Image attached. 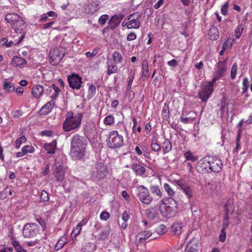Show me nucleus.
<instances>
[{
  "mask_svg": "<svg viewBox=\"0 0 252 252\" xmlns=\"http://www.w3.org/2000/svg\"><path fill=\"white\" fill-rule=\"evenodd\" d=\"M4 19L10 24L11 28L14 30L16 33L21 34L18 41L15 42L16 44H19L25 36L26 25L24 21L18 14L14 13L7 14Z\"/></svg>",
  "mask_w": 252,
  "mask_h": 252,
  "instance_id": "1",
  "label": "nucleus"
},
{
  "mask_svg": "<svg viewBox=\"0 0 252 252\" xmlns=\"http://www.w3.org/2000/svg\"><path fill=\"white\" fill-rule=\"evenodd\" d=\"M82 118L83 114L82 113H77L73 115L72 112H68L63 125V130L68 132L79 128L81 126Z\"/></svg>",
  "mask_w": 252,
  "mask_h": 252,
  "instance_id": "2",
  "label": "nucleus"
},
{
  "mask_svg": "<svg viewBox=\"0 0 252 252\" xmlns=\"http://www.w3.org/2000/svg\"><path fill=\"white\" fill-rule=\"evenodd\" d=\"M161 201L164 205L160 207V211L162 215L169 218L175 216L178 211V207L175 199L171 197H164Z\"/></svg>",
  "mask_w": 252,
  "mask_h": 252,
  "instance_id": "3",
  "label": "nucleus"
},
{
  "mask_svg": "<svg viewBox=\"0 0 252 252\" xmlns=\"http://www.w3.org/2000/svg\"><path fill=\"white\" fill-rule=\"evenodd\" d=\"M108 147L111 149L120 148L124 145V138L117 130L111 131L106 140Z\"/></svg>",
  "mask_w": 252,
  "mask_h": 252,
  "instance_id": "4",
  "label": "nucleus"
},
{
  "mask_svg": "<svg viewBox=\"0 0 252 252\" xmlns=\"http://www.w3.org/2000/svg\"><path fill=\"white\" fill-rule=\"evenodd\" d=\"M92 177L94 180H101L104 179L107 174L106 167L101 162L95 163L92 167Z\"/></svg>",
  "mask_w": 252,
  "mask_h": 252,
  "instance_id": "5",
  "label": "nucleus"
},
{
  "mask_svg": "<svg viewBox=\"0 0 252 252\" xmlns=\"http://www.w3.org/2000/svg\"><path fill=\"white\" fill-rule=\"evenodd\" d=\"M217 81L214 77L211 81L207 84L201 86L200 90L198 92L199 98L203 102H206L213 91V84Z\"/></svg>",
  "mask_w": 252,
  "mask_h": 252,
  "instance_id": "6",
  "label": "nucleus"
},
{
  "mask_svg": "<svg viewBox=\"0 0 252 252\" xmlns=\"http://www.w3.org/2000/svg\"><path fill=\"white\" fill-rule=\"evenodd\" d=\"M64 55V51L63 48H56L50 50L49 54L50 63L53 65H58Z\"/></svg>",
  "mask_w": 252,
  "mask_h": 252,
  "instance_id": "7",
  "label": "nucleus"
},
{
  "mask_svg": "<svg viewBox=\"0 0 252 252\" xmlns=\"http://www.w3.org/2000/svg\"><path fill=\"white\" fill-rule=\"evenodd\" d=\"M39 227L37 224L34 223H27L23 229V235L26 238H32L39 233Z\"/></svg>",
  "mask_w": 252,
  "mask_h": 252,
  "instance_id": "8",
  "label": "nucleus"
},
{
  "mask_svg": "<svg viewBox=\"0 0 252 252\" xmlns=\"http://www.w3.org/2000/svg\"><path fill=\"white\" fill-rule=\"evenodd\" d=\"M138 197L139 199L145 204H149L153 200L148 189L143 185L137 187Z\"/></svg>",
  "mask_w": 252,
  "mask_h": 252,
  "instance_id": "9",
  "label": "nucleus"
},
{
  "mask_svg": "<svg viewBox=\"0 0 252 252\" xmlns=\"http://www.w3.org/2000/svg\"><path fill=\"white\" fill-rule=\"evenodd\" d=\"M67 81L69 87L72 89H80L82 84V77L75 73H72L68 76Z\"/></svg>",
  "mask_w": 252,
  "mask_h": 252,
  "instance_id": "10",
  "label": "nucleus"
},
{
  "mask_svg": "<svg viewBox=\"0 0 252 252\" xmlns=\"http://www.w3.org/2000/svg\"><path fill=\"white\" fill-rule=\"evenodd\" d=\"M86 154V148L80 147H70V156L73 160H81Z\"/></svg>",
  "mask_w": 252,
  "mask_h": 252,
  "instance_id": "11",
  "label": "nucleus"
},
{
  "mask_svg": "<svg viewBox=\"0 0 252 252\" xmlns=\"http://www.w3.org/2000/svg\"><path fill=\"white\" fill-rule=\"evenodd\" d=\"M87 145V140L84 136L75 134L71 138V147L86 148Z\"/></svg>",
  "mask_w": 252,
  "mask_h": 252,
  "instance_id": "12",
  "label": "nucleus"
},
{
  "mask_svg": "<svg viewBox=\"0 0 252 252\" xmlns=\"http://www.w3.org/2000/svg\"><path fill=\"white\" fill-rule=\"evenodd\" d=\"M210 172H219L222 167L221 160L217 158H210Z\"/></svg>",
  "mask_w": 252,
  "mask_h": 252,
  "instance_id": "13",
  "label": "nucleus"
},
{
  "mask_svg": "<svg viewBox=\"0 0 252 252\" xmlns=\"http://www.w3.org/2000/svg\"><path fill=\"white\" fill-rule=\"evenodd\" d=\"M210 158H203L198 162V170L202 173L210 172Z\"/></svg>",
  "mask_w": 252,
  "mask_h": 252,
  "instance_id": "14",
  "label": "nucleus"
},
{
  "mask_svg": "<svg viewBox=\"0 0 252 252\" xmlns=\"http://www.w3.org/2000/svg\"><path fill=\"white\" fill-rule=\"evenodd\" d=\"M135 15L132 14L127 17V20L128 21L129 23L127 24V29H138L140 26V23L138 20L139 18V15L137 14L135 18H133V17Z\"/></svg>",
  "mask_w": 252,
  "mask_h": 252,
  "instance_id": "15",
  "label": "nucleus"
},
{
  "mask_svg": "<svg viewBox=\"0 0 252 252\" xmlns=\"http://www.w3.org/2000/svg\"><path fill=\"white\" fill-rule=\"evenodd\" d=\"M53 175L57 181L62 182L64 178V171L61 165L55 164L53 169Z\"/></svg>",
  "mask_w": 252,
  "mask_h": 252,
  "instance_id": "16",
  "label": "nucleus"
},
{
  "mask_svg": "<svg viewBox=\"0 0 252 252\" xmlns=\"http://www.w3.org/2000/svg\"><path fill=\"white\" fill-rule=\"evenodd\" d=\"M199 246V241L197 239L193 238L188 243L185 252H198Z\"/></svg>",
  "mask_w": 252,
  "mask_h": 252,
  "instance_id": "17",
  "label": "nucleus"
},
{
  "mask_svg": "<svg viewBox=\"0 0 252 252\" xmlns=\"http://www.w3.org/2000/svg\"><path fill=\"white\" fill-rule=\"evenodd\" d=\"M177 185L179 186L184 193L188 196V198L190 199L192 196V191L190 188L185 184L183 181H176Z\"/></svg>",
  "mask_w": 252,
  "mask_h": 252,
  "instance_id": "18",
  "label": "nucleus"
},
{
  "mask_svg": "<svg viewBox=\"0 0 252 252\" xmlns=\"http://www.w3.org/2000/svg\"><path fill=\"white\" fill-rule=\"evenodd\" d=\"M84 132L87 137L90 136L92 134L96 133V127L94 123H87L84 128Z\"/></svg>",
  "mask_w": 252,
  "mask_h": 252,
  "instance_id": "19",
  "label": "nucleus"
},
{
  "mask_svg": "<svg viewBox=\"0 0 252 252\" xmlns=\"http://www.w3.org/2000/svg\"><path fill=\"white\" fill-rule=\"evenodd\" d=\"M54 101L51 100L45 104L40 109L41 114L46 115L49 114L53 109L54 105Z\"/></svg>",
  "mask_w": 252,
  "mask_h": 252,
  "instance_id": "20",
  "label": "nucleus"
},
{
  "mask_svg": "<svg viewBox=\"0 0 252 252\" xmlns=\"http://www.w3.org/2000/svg\"><path fill=\"white\" fill-rule=\"evenodd\" d=\"M131 168L137 176H142L146 171L145 167L138 163H133Z\"/></svg>",
  "mask_w": 252,
  "mask_h": 252,
  "instance_id": "21",
  "label": "nucleus"
},
{
  "mask_svg": "<svg viewBox=\"0 0 252 252\" xmlns=\"http://www.w3.org/2000/svg\"><path fill=\"white\" fill-rule=\"evenodd\" d=\"M44 91L43 87L40 85H35L32 88V94L36 98H39Z\"/></svg>",
  "mask_w": 252,
  "mask_h": 252,
  "instance_id": "22",
  "label": "nucleus"
},
{
  "mask_svg": "<svg viewBox=\"0 0 252 252\" xmlns=\"http://www.w3.org/2000/svg\"><path fill=\"white\" fill-rule=\"evenodd\" d=\"M152 233L150 231H143L139 233L137 236V238L139 240V243H142L146 240L148 239L150 236H152Z\"/></svg>",
  "mask_w": 252,
  "mask_h": 252,
  "instance_id": "23",
  "label": "nucleus"
},
{
  "mask_svg": "<svg viewBox=\"0 0 252 252\" xmlns=\"http://www.w3.org/2000/svg\"><path fill=\"white\" fill-rule=\"evenodd\" d=\"M121 22L120 18L117 16H114L111 17L108 23V28L111 30L115 29Z\"/></svg>",
  "mask_w": 252,
  "mask_h": 252,
  "instance_id": "24",
  "label": "nucleus"
},
{
  "mask_svg": "<svg viewBox=\"0 0 252 252\" xmlns=\"http://www.w3.org/2000/svg\"><path fill=\"white\" fill-rule=\"evenodd\" d=\"M27 63L25 59L18 56H14L12 59V64L17 67L22 68Z\"/></svg>",
  "mask_w": 252,
  "mask_h": 252,
  "instance_id": "25",
  "label": "nucleus"
},
{
  "mask_svg": "<svg viewBox=\"0 0 252 252\" xmlns=\"http://www.w3.org/2000/svg\"><path fill=\"white\" fill-rule=\"evenodd\" d=\"M110 232V229L109 228H106L103 229L101 232L96 234V231L94 230L93 234H94V236L99 240H105L109 235Z\"/></svg>",
  "mask_w": 252,
  "mask_h": 252,
  "instance_id": "26",
  "label": "nucleus"
},
{
  "mask_svg": "<svg viewBox=\"0 0 252 252\" xmlns=\"http://www.w3.org/2000/svg\"><path fill=\"white\" fill-rule=\"evenodd\" d=\"M210 39L212 40H216L219 36V32L217 28L212 26L208 32Z\"/></svg>",
  "mask_w": 252,
  "mask_h": 252,
  "instance_id": "27",
  "label": "nucleus"
},
{
  "mask_svg": "<svg viewBox=\"0 0 252 252\" xmlns=\"http://www.w3.org/2000/svg\"><path fill=\"white\" fill-rule=\"evenodd\" d=\"M227 61L225 60L223 61H220L217 64V72H220L224 74L227 69Z\"/></svg>",
  "mask_w": 252,
  "mask_h": 252,
  "instance_id": "28",
  "label": "nucleus"
},
{
  "mask_svg": "<svg viewBox=\"0 0 252 252\" xmlns=\"http://www.w3.org/2000/svg\"><path fill=\"white\" fill-rule=\"evenodd\" d=\"M182 225L181 223H174L171 226V232L174 235H179L181 234Z\"/></svg>",
  "mask_w": 252,
  "mask_h": 252,
  "instance_id": "29",
  "label": "nucleus"
},
{
  "mask_svg": "<svg viewBox=\"0 0 252 252\" xmlns=\"http://www.w3.org/2000/svg\"><path fill=\"white\" fill-rule=\"evenodd\" d=\"M146 214L149 219L153 220L157 217L158 214V210L155 208H150L146 210Z\"/></svg>",
  "mask_w": 252,
  "mask_h": 252,
  "instance_id": "30",
  "label": "nucleus"
},
{
  "mask_svg": "<svg viewBox=\"0 0 252 252\" xmlns=\"http://www.w3.org/2000/svg\"><path fill=\"white\" fill-rule=\"evenodd\" d=\"M89 13L91 14L98 11L99 9V2L97 1H93L89 5Z\"/></svg>",
  "mask_w": 252,
  "mask_h": 252,
  "instance_id": "31",
  "label": "nucleus"
},
{
  "mask_svg": "<svg viewBox=\"0 0 252 252\" xmlns=\"http://www.w3.org/2000/svg\"><path fill=\"white\" fill-rule=\"evenodd\" d=\"M45 150L49 154H53L55 153L56 147V142L53 141L50 143H46L44 145Z\"/></svg>",
  "mask_w": 252,
  "mask_h": 252,
  "instance_id": "32",
  "label": "nucleus"
},
{
  "mask_svg": "<svg viewBox=\"0 0 252 252\" xmlns=\"http://www.w3.org/2000/svg\"><path fill=\"white\" fill-rule=\"evenodd\" d=\"M95 250V246L94 243L88 242L86 243L82 249V252H94Z\"/></svg>",
  "mask_w": 252,
  "mask_h": 252,
  "instance_id": "33",
  "label": "nucleus"
},
{
  "mask_svg": "<svg viewBox=\"0 0 252 252\" xmlns=\"http://www.w3.org/2000/svg\"><path fill=\"white\" fill-rule=\"evenodd\" d=\"M142 66L143 69L142 76L145 78H148L150 74L149 72L148 63L146 60H143Z\"/></svg>",
  "mask_w": 252,
  "mask_h": 252,
  "instance_id": "34",
  "label": "nucleus"
},
{
  "mask_svg": "<svg viewBox=\"0 0 252 252\" xmlns=\"http://www.w3.org/2000/svg\"><path fill=\"white\" fill-rule=\"evenodd\" d=\"M3 89L6 92L11 93L15 91V87L13 84L5 81L3 84Z\"/></svg>",
  "mask_w": 252,
  "mask_h": 252,
  "instance_id": "35",
  "label": "nucleus"
},
{
  "mask_svg": "<svg viewBox=\"0 0 252 252\" xmlns=\"http://www.w3.org/2000/svg\"><path fill=\"white\" fill-rule=\"evenodd\" d=\"M166 231L167 229L164 224H158L155 227V232L159 235L164 234Z\"/></svg>",
  "mask_w": 252,
  "mask_h": 252,
  "instance_id": "36",
  "label": "nucleus"
},
{
  "mask_svg": "<svg viewBox=\"0 0 252 252\" xmlns=\"http://www.w3.org/2000/svg\"><path fill=\"white\" fill-rule=\"evenodd\" d=\"M164 153L169 152L172 149V144L168 139H165L162 146Z\"/></svg>",
  "mask_w": 252,
  "mask_h": 252,
  "instance_id": "37",
  "label": "nucleus"
},
{
  "mask_svg": "<svg viewBox=\"0 0 252 252\" xmlns=\"http://www.w3.org/2000/svg\"><path fill=\"white\" fill-rule=\"evenodd\" d=\"M150 189L152 193L155 194L159 198L162 197V192L158 186H152L150 188Z\"/></svg>",
  "mask_w": 252,
  "mask_h": 252,
  "instance_id": "38",
  "label": "nucleus"
},
{
  "mask_svg": "<svg viewBox=\"0 0 252 252\" xmlns=\"http://www.w3.org/2000/svg\"><path fill=\"white\" fill-rule=\"evenodd\" d=\"M163 188L168 195L169 197L172 198V197L174 196L175 192L169 184L167 183L164 184L163 185Z\"/></svg>",
  "mask_w": 252,
  "mask_h": 252,
  "instance_id": "39",
  "label": "nucleus"
},
{
  "mask_svg": "<svg viewBox=\"0 0 252 252\" xmlns=\"http://www.w3.org/2000/svg\"><path fill=\"white\" fill-rule=\"evenodd\" d=\"M12 244L17 252H26V251L22 247L18 241L13 240Z\"/></svg>",
  "mask_w": 252,
  "mask_h": 252,
  "instance_id": "40",
  "label": "nucleus"
},
{
  "mask_svg": "<svg viewBox=\"0 0 252 252\" xmlns=\"http://www.w3.org/2000/svg\"><path fill=\"white\" fill-rule=\"evenodd\" d=\"M112 57L115 63H119L122 62V56L119 52L115 51L112 55Z\"/></svg>",
  "mask_w": 252,
  "mask_h": 252,
  "instance_id": "41",
  "label": "nucleus"
},
{
  "mask_svg": "<svg viewBox=\"0 0 252 252\" xmlns=\"http://www.w3.org/2000/svg\"><path fill=\"white\" fill-rule=\"evenodd\" d=\"M184 157L186 160H190L192 162L195 161L197 158L195 157L190 151H187L184 154Z\"/></svg>",
  "mask_w": 252,
  "mask_h": 252,
  "instance_id": "42",
  "label": "nucleus"
},
{
  "mask_svg": "<svg viewBox=\"0 0 252 252\" xmlns=\"http://www.w3.org/2000/svg\"><path fill=\"white\" fill-rule=\"evenodd\" d=\"M244 28V26L242 24L239 25L237 26L235 31V34L236 38L239 39L240 37V36L243 32Z\"/></svg>",
  "mask_w": 252,
  "mask_h": 252,
  "instance_id": "43",
  "label": "nucleus"
},
{
  "mask_svg": "<svg viewBox=\"0 0 252 252\" xmlns=\"http://www.w3.org/2000/svg\"><path fill=\"white\" fill-rule=\"evenodd\" d=\"M118 70V67L115 64H109L107 68V74L110 75L112 73H115Z\"/></svg>",
  "mask_w": 252,
  "mask_h": 252,
  "instance_id": "44",
  "label": "nucleus"
},
{
  "mask_svg": "<svg viewBox=\"0 0 252 252\" xmlns=\"http://www.w3.org/2000/svg\"><path fill=\"white\" fill-rule=\"evenodd\" d=\"M114 117L110 115L105 117L103 121V123L105 125L110 126L114 123Z\"/></svg>",
  "mask_w": 252,
  "mask_h": 252,
  "instance_id": "45",
  "label": "nucleus"
},
{
  "mask_svg": "<svg viewBox=\"0 0 252 252\" xmlns=\"http://www.w3.org/2000/svg\"><path fill=\"white\" fill-rule=\"evenodd\" d=\"M64 239H65V238H64ZM65 243H66L65 240H63L62 239H59V241H58L57 243L55 246L54 250L56 251H58L60 250L61 248H62L64 246Z\"/></svg>",
  "mask_w": 252,
  "mask_h": 252,
  "instance_id": "46",
  "label": "nucleus"
},
{
  "mask_svg": "<svg viewBox=\"0 0 252 252\" xmlns=\"http://www.w3.org/2000/svg\"><path fill=\"white\" fill-rule=\"evenodd\" d=\"M96 88L95 86L91 85L89 87L88 98H91L93 97L95 94Z\"/></svg>",
  "mask_w": 252,
  "mask_h": 252,
  "instance_id": "47",
  "label": "nucleus"
},
{
  "mask_svg": "<svg viewBox=\"0 0 252 252\" xmlns=\"http://www.w3.org/2000/svg\"><path fill=\"white\" fill-rule=\"evenodd\" d=\"M237 71V65L236 63H233L231 68L230 77L231 79L233 80L235 78Z\"/></svg>",
  "mask_w": 252,
  "mask_h": 252,
  "instance_id": "48",
  "label": "nucleus"
},
{
  "mask_svg": "<svg viewBox=\"0 0 252 252\" xmlns=\"http://www.w3.org/2000/svg\"><path fill=\"white\" fill-rule=\"evenodd\" d=\"M34 148L31 146H25L22 149V151L26 155L27 153H32L34 151Z\"/></svg>",
  "mask_w": 252,
  "mask_h": 252,
  "instance_id": "49",
  "label": "nucleus"
},
{
  "mask_svg": "<svg viewBox=\"0 0 252 252\" xmlns=\"http://www.w3.org/2000/svg\"><path fill=\"white\" fill-rule=\"evenodd\" d=\"M229 7V1H227L224 4H223L221 8V13L223 15H226L227 14L228 8Z\"/></svg>",
  "mask_w": 252,
  "mask_h": 252,
  "instance_id": "50",
  "label": "nucleus"
},
{
  "mask_svg": "<svg viewBox=\"0 0 252 252\" xmlns=\"http://www.w3.org/2000/svg\"><path fill=\"white\" fill-rule=\"evenodd\" d=\"M82 229V227H81L80 225H77V226L73 228L71 235L72 237H76L79 234L80 231Z\"/></svg>",
  "mask_w": 252,
  "mask_h": 252,
  "instance_id": "51",
  "label": "nucleus"
},
{
  "mask_svg": "<svg viewBox=\"0 0 252 252\" xmlns=\"http://www.w3.org/2000/svg\"><path fill=\"white\" fill-rule=\"evenodd\" d=\"M243 93H245L249 87V81L247 78H245L243 81Z\"/></svg>",
  "mask_w": 252,
  "mask_h": 252,
  "instance_id": "52",
  "label": "nucleus"
},
{
  "mask_svg": "<svg viewBox=\"0 0 252 252\" xmlns=\"http://www.w3.org/2000/svg\"><path fill=\"white\" fill-rule=\"evenodd\" d=\"M26 141V138L24 136H22L16 140V144L17 148H19L20 145Z\"/></svg>",
  "mask_w": 252,
  "mask_h": 252,
  "instance_id": "53",
  "label": "nucleus"
},
{
  "mask_svg": "<svg viewBox=\"0 0 252 252\" xmlns=\"http://www.w3.org/2000/svg\"><path fill=\"white\" fill-rule=\"evenodd\" d=\"M151 147L152 150L155 152L158 151L160 149V145L156 142V140L152 142Z\"/></svg>",
  "mask_w": 252,
  "mask_h": 252,
  "instance_id": "54",
  "label": "nucleus"
},
{
  "mask_svg": "<svg viewBox=\"0 0 252 252\" xmlns=\"http://www.w3.org/2000/svg\"><path fill=\"white\" fill-rule=\"evenodd\" d=\"M109 16L107 15H103L99 19L98 23L101 25H104L106 21L108 19Z\"/></svg>",
  "mask_w": 252,
  "mask_h": 252,
  "instance_id": "55",
  "label": "nucleus"
},
{
  "mask_svg": "<svg viewBox=\"0 0 252 252\" xmlns=\"http://www.w3.org/2000/svg\"><path fill=\"white\" fill-rule=\"evenodd\" d=\"M110 217V214L108 212L103 211L100 216V218L102 220H107Z\"/></svg>",
  "mask_w": 252,
  "mask_h": 252,
  "instance_id": "56",
  "label": "nucleus"
},
{
  "mask_svg": "<svg viewBox=\"0 0 252 252\" xmlns=\"http://www.w3.org/2000/svg\"><path fill=\"white\" fill-rule=\"evenodd\" d=\"M41 199L43 201H46L48 200V199H49L48 193L46 191H45V190H43L41 192Z\"/></svg>",
  "mask_w": 252,
  "mask_h": 252,
  "instance_id": "57",
  "label": "nucleus"
},
{
  "mask_svg": "<svg viewBox=\"0 0 252 252\" xmlns=\"http://www.w3.org/2000/svg\"><path fill=\"white\" fill-rule=\"evenodd\" d=\"M36 220H37V221L38 222V223L41 225V226L42 228V230H45L46 228L45 221L43 220H42L41 218H37V219H36Z\"/></svg>",
  "mask_w": 252,
  "mask_h": 252,
  "instance_id": "58",
  "label": "nucleus"
},
{
  "mask_svg": "<svg viewBox=\"0 0 252 252\" xmlns=\"http://www.w3.org/2000/svg\"><path fill=\"white\" fill-rule=\"evenodd\" d=\"M136 34L135 32H131L127 36V40L128 41H133L136 38Z\"/></svg>",
  "mask_w": 252,
  "mask_h": 252,
  "instance_id": "59",
  "label": "nucleus"
},
{
  "mask_svg": "<svg viewBox=\"0 0 252 252\" xmlns=\"http://www.w3.org/2000/svg\"><path fill=\"white\" fill-rule=\"evenodd\" d=\"M134 78V76L133 74L128 77V84L127 86V90H129L131 88V85L133 82Z\"/></svg>",
  "mask_w": 252,
  "mask_h": 252,
  "instance_id": "60",
  "label": "nucleus"
},
{
  "mask_svg": "<svg viewBox=\"0 0 252 252\" xmlns=\"http://www.w3.org/2000/svg\"><path fill=\"white\" fill-rule=\"evenodd\" d=\"M98 51L97 49H94L92 52H88L86 53V55L87 58L93 57L95 56L97 54Z\"/></svg>",
  "mask_w": 252,
  "mask_h": 252,
  "instance_id": "61",
  "label": "nucleus"
},
{
  "mask_svg": "<svg viewBox=\"0 0 252 252\" xmlns=\"http://www.w3.org/2000/svg\"><path fill=\"white\" fill-rule=\"evenodd\" d=\"M226 239V233L224 231V229H222L221 232L220 234V241L223 242Z\"/></svg>",
  "mask_w": 252,
  "mask_h": 252,
  "instance_id": "62",
  "label": "nucleus"
},
{
  "mask_svg": "<svg viewBox=\"0 0 252 252\" xmlns=\"http://www.w3.org/2000/svg\"><path fill=\"white\" fill-rule=\"evenodd\" d=\"M167 64L171 67H176L178 65L177 61L175 59H173L168 62Z\"/></svg>",
  "mask_w": 252,
  "mask_h": 252,
  "instance_id": "63",
  "label": "nucleus"
},
{
  "mask_svg": "<svg viewBox=\"0 0 252 252\" xmlns=\"http://www.w3.org/2000/svg\"><path fill=\"white\" fill-rule=\"evenodd\" d=\"M122 219L125 222L127 221L129 219V215L126 211H125L122 214Z\"/></svg>",
  "mask_w": 252,
  "mask_h": 252,
  "instance_id": "64",
  "label": "nucleus"
}]
</instances>
